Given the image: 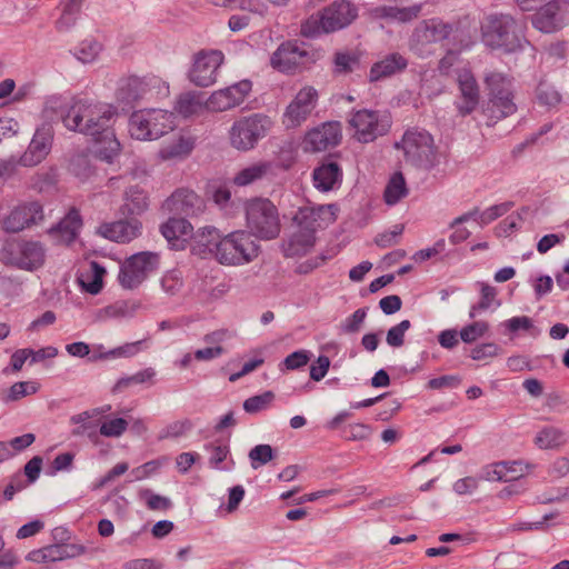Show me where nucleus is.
<instances>
[{
	"mask_svg": "<svg viewBox=\"0 0 569 569\" xmlns=\"http://www.w3.org/2000/svg\"><path fill=\"white\" fill-rule=\"evenodd\" d=\"M141 230L142 223L137 218L104 222L98 228L99 234L118 243H128L134 240L141 234Z\"/></svg>",
	"mask_w": 569,
	"mask_h": 569,
	"instance_id": "21",
	"label": "nucleus"
},
{
	"mask_svg": "<svg viewBox=\"0 0 569 569\" xmlns=\"http://www.w3.org/2000/svg\"><path fill=\"white\" fill-rule=\"evenodd\" d=\"M459 332L455 329H447L438 335V342L445 349H453L459 345Z\"/></svg>",
	"mask_w": 569,
	"mask_h": 569,
	"instance_id": "63",
	"label": "nucleus"
},
{
	"mask_svg": "<svg viewBox=\"0 0 569 569\" xmlns=\"http://www.w3.org/2000/svg\"><path fill=\"white\" fill-rule=\"evenodd\" d=\"M153 376H154V371L152 369H146L140 372H137L136 375H133L129 378L119 380L117 382L116 388L121 390V389L127 388L133 383H136V385L143 383V382L152 380Z\"/></svg>",
	"mask_w": 569,
	"mask_h": 569,
	"instance_id": "59",
	"label": "nucleus"
},
{
	"mask_svg": "<svg viewBox=\"0 0 569 569\" xmlns=\"http://www.w3.org/2000/svg\"><path fill=\"white\" fill-rule=\"evenodd\" d=\"M490 325L486 320H476L466 325L460 331V339L465 343H473L489 333Z\"/></svg>",
	"mask_w": 569,
	"mask_h": 569,
	"instance_id": "40",
	"label": "nucleus"
},
{
	"mask_svg": "<svg viewBox=\"0 0 569 569\" xmlns=\"http://www.w3.org/2000/svg\"><path fill=\"white\" fill-rule=\"evenodd\" d=\"M161 233L174 249H184L192 237L193 228L183 218H171L161 226Z\"/></svg>",
	"mask_w": 569,
	"mask_h": 569,
	"instance_id": "23",
	"label": "nucleus"
},
{
	"mask_svg": "<svg viewBox=\"0 0 569 569\" xmlns=\"http://www.w3.org/2000/svg\"><path fill=\"white\" fill-rule=\"evenodd\" d=\"M194 148V139L186 132H179L160 149L159 156L162 160L183 159L188 157Z\"/></svg>",
	"mask_w": 569,
	"mask_h": 569,
	"instance_id": "25",
	"label": "nucleus"
},
{
	"mask_svg": "<svg viewBox=\"0 0 569 569\" xmlns=\"http://www.w3.org/2000/svg\"><path fill=\"white\" fill-rule=\"evenodd\" d=\"M202 101L200 96L196 93H183L181 94L176 103V111L183 117H190L197 114L202 109Z\"/></svg>",
	"mask_w": 569,
	"mask_h": 569,
	"instance_id": "43",
	"label": "nucleus"
},
{
	"mask_svg": "<svg viewBox=\"0 0 569 569\" xmlns=\"http://www.w3.org/2000/svg\"><path fill=\"white\" fill-rule=\"evenodd\" d=\"M72 172L80 179L86 180L93 173V169L87 157L79 156L71 163Z\"/></svg>",
	"mask_w": 569,
	"mask_h": 569,
	"instance_id": "58",
	"label": "nucleus"
},
{
	"mask_svg": "<svg viewBox=\"0 0 569 569\" xmlns=\"http://www.w3.org/2000/svg\"><path fill=\"white\" fill-rule=\"evenodd\" d=\"M406 67L407 60L399 53H392L376 62L371 67L369 80L371 82L379 81L387 77L393 76L395 73L403 70Z\"/></svg>",
	"mask_w": 569,
	"mask_h": 569,
	"instance_id": "32",
	"label": "nucleus"
},
{
	"mask_svg": "<svg viewBox=\"0 0 569 569\" xmlns=\"http://www.w3.org/2000/svg\"><path fill=\"white\" fill-rule=\"evenodd\" d=\"M40 388L41 385L37 380L16 382L8 390V399L11 401L20 400L27 396L36 395Z\"/></svg>",
	"mask_w": 569,
	"mask_h": 569,
	"instance_id": "45",
	"label": "nucleus"
},
{
	"mask_svg": "<svg viewBox=\"0 0 569 569\" xmlns=\"http://www.w3.org/2000/svg\"><path fill=\"white\" fill-rule=\"evenodd\" d=\"M71 423L74 425L72 435L81 436L88 433L96 435V429L101 422V412L97 409L83 411L71 417Z\"/></svg>",
	"mask_w": 569,
	"mask_h": 569,
	"instance_id": "35",
	"label": "nucleus"
},
{
	"mask_svg": "<svg viewBox=\"0 0 569 569\" xmlns=\"http://www.w3.org/2000/svg\"><path fill=\"white\" fill-rule=\"evenodd\" d=\"M359 64V56L355 52H337L335 54V69L333 71L339 74L352 72Z\"/></svg>",
	"mask_w": 569,
	"mask_h": 569,
	"instance_id": "48",
	"label": "nucleus"
},
{
	"mask_svg": "<svg viewBox=\"0 0 569 569\" xmlns=\"http://www.w3.org/2000/svg\"><path fill=\"white\" fill-rule=\"evenodd\" d=\"M261 252L258 240L248 230H236L222 237L216 251V261L238 267L254 261Z\"/></svg>",
	"mask_w": 569,
	"mask_h": 569,
	"instance_id": "3",
	"label": "nucleus"
},
{
	"mask_svg": "<svg viewBox=\"0 0 569 569\" xmlns=\"http://www.w3.org/2000/svg\"><path fill=\"white\" fill-rule=\"evenodd\" d=\"M476 32L477 26L468 17L455 24L445 22L439 18H431L423 20L416 28L413 38L416 43L421 47L448 40L459 52L473 43Z\"/></svg>",
	"mask_w": 569,
	"mask_h": 569,
	"instance_id": "2",
	"label": "nucleus"
},
{
	"mask_svg": "<svg viewBox=\"0 0 569 569\" xmlns=\"http://www.w3.org/2000/svg\"><path fill=\"white\" fill-rule=\"evenodd\" d=\"M339 208L337 204L305 206L295 214L297 227L307 233L315 236L318 229H322L337 220Z\"/></svg>",
	"mask_w": 569,
	"mask_h": 569,
	"instance_id": "16",
	"label": "nucleus"
},
{
	"mask_svg": "<svg viewBox=\"0 0 569 569\" xmlns=\"http://www.w3.org/2000/svg\"><path fill=\"white\" fill-rule=\"evenodd\" d=\"M51 141L52 137L49 131L38 130L31 140L28 153L34 157V161H41L48 154Z\"/></svg>",
	"mask_w": 569,
	"mask_h": 569,
	"instance_id": "39",
	"label": "nucleus"
},
{
	"mask_svg": "<svg viewBox=\"0 0 569 569\" xmlns=\"http://www.w3.org/2000/svg\"><path fill=\"white\" fill-rule=\"evenodd\" d=\"M82 227V219L78 210L71 209L50 233L59 243L68 244L73 241Z\"/></svg>",
	"mask_w": 569,
	"mask_h": 569,
	"instance_id": "28",
	"label": "nucleus"
},
{
	"mask_svg": "<svg viewBox=\"0 0 569 569\" xmlns=\"http://www.w3.org/2000/svg\"><path fill=\"white\" fill-rule=\"evenodd\" d=\"M318 99V91L313 87L306 86L301 88L284 110L283 124L287 128L300 127L315 111Z\"/></svg>",
	"mask_w": 569,
	"mask_h": 569,
	"instance_id": "14",
	"label": "nucleus"
},
{
	"mask_svg": "<svg viewBox=\"0 0 569 569\" xmlns=\"http://www.w3.org/2000/svg\"><path fill=\"white\" fill-rule=\"evenodd\" d=\"M0 260L7 266L33 271L43 266L46 249L39 241L17 238L6 241Z\"/></svg>",
	"mask_w": 569,
	"mask_h": 569,
	"instance_id": "7",
	"label": "nucleus"
},
{
	"mask_svg": "<svg viewBox=\"0 0 569 569\" xmlns=\"http://www.w3.org/2000/svg\"><path fill=\"white\" fill-rule=\"evenodd\" d=\"M250 91L251 82L248 80L240 81L230 87L212 92L207 99L204 108L212 112L230 110L240 106L246 100Z\"/></svg>",
	"mask_w": 569,
	"mask_h": 569,
	"instance_id": "18",
	"label": "nucleus"
},
{
	"mask_svg": "<svg viewBox=\"0 0 569 569\" xmlns=\"http://www.w3.org/2000/svg\"><path fill=\"white\" fill-rule=\"evenodd\" d=\"M197 199L194 192L186 189L177 190L171 194V197L166 201V206L170 210H176L180 212H186V206H192L193 201Z\"/></svg>",
	"mask_w": 569,
	"mask_h": 569,
	"instance_id": "46",
	"label": "nucleus"
},
{
	"mask_svg": "<svg viewBox=\"0 0 569 569\" xmlns=\"http://www.w3.org/2000/svg\"><path fill=\"white\" fill-rule=\"evenodd\" d=\"M43 219L42 206L37 201L14 207L3 220V228L8 232H19Z\"/></svg>",
	"mask_w": 569,
	"mask_h": 569,
	"instance_id": "20",
	"label": "nucleus"
},
{
	"mask_svg": "<svg viewBox=\"0 0 569 569\" xmlns=\"http://www.w3.org/2000/svg\"><path fill=\"white\" fill-rule=\"evenodd\" d=\"M140 350V341L126 343L124 346L112 349L101 356L103 359L119 358V357H131L138 353Z\"/></svg>",
	"mask_w": 569,
	"mask_h": 569,
	"instance_id": "61",
	"label": "nucleus"
},
{
	"mask_svg": "<svg viewBox=\"0 0 569 569\" xmlns=\"http://www.w3.org/2000/svg\"><path fill=\"white\" fill-rule=\"evenodd\" d=\"M421 6H412L408 8L398 7H380L375 10L376 16L400 22L410 21L419 16Z\"/></svg>",
	"mask_w": 569,
	"mask_h": 569,
	"instance_id": "38",
	"label": "nucleus"
},
{
	"mask_svg": "<svg viewBox=\"0 0 569 569\" xmlns=\"http://www.w3.org/2000/svg\"><path fill=\"white\" fill-rule=\"evenodd\" d=\"M310 360L309 353L306 350H299L291 355H289L284 361L283 366L287 370H296L301 367H305Z\"/></svg>",
	"mask_w": 569,
	"mask_h": 569,
	"instance_id": "60",
	"label": "nucleus"
},
{
	"mask_svg": "<svg viewBox=\"0 0 569 569\" xmlns=\"http://www.w3.org/2000/svg\"><path fill=\"white\" fill-rule=\"evenodd\" d=\"M222 237L214 227L200 228L196 233L192 232L190 239L192 253L201 258L212 257L216 260V251Z\"/></svg>",
	"mask_w": 569,
	"mask_h": 569,
	"instance_id": "22",
	"label": "nucleus"
},
{
	"mask_svg": "<svg viewBox=\"0 0 569 569\" xmlns=\"http://www.w3.org/2000/svg\"><path fill=\"white\" fill-rule=\"evenodd\" d=\"M249 458L252 468L257 469L272 459V448L269 445L256 446L250 450Z\"/></svg>",
	"mask_w": 569,
	"mask_h": 569,
	"instance_id": "56",
	"label": "nucleus"
},
{
	"mask_svg": "<svg viewBox=\"0 0 569 569\" xmlns=\"http://www.w3.org/2000/svg\"><path fill=\"white\" fill-rule=\"evenodd\" d=\"M411 323L409 320H402L397 326L389 329L387 333V342L389 346L398 348L405 342V333L410 329Z\"/></svg>",
	"mask_w": 569,
	"mask_h": 569,
	"instance_id": "55",
	"label": "nucleus"
},
{
	"mask_svg": "<svg viewBox=\"0 0 569 569\" xmlns=\"http://www.w3.org/2000/svg\"><path fill=\"white\" fill-rule=\"evenodd\" d=\"M271 124L270 118L261 113L242 116L229 130V143L239 151H249L267 134Z\"/></svg>",
	"mask_w": 569,
	"mask_h": 569,
	"instance_id": "9",
	"label": "nucleus"
},
{
	"mask_svg": "<svg viewBox=\"0 0 569 569\" xmlns=\"http://www.w3.org/2000/svg\"><path fill=\"white\" fill-rule=\"evenodd\" d=\"M247 227L254 238L276 239L281 229L277 207L268 199L254 198L246 203Z\"/></svg>",
	"mask_w": 569,
	"mask_h": 569,
	"instance_id": "6",
	"label": "nucleus"
},
{
	"mask_svg": "<svg viewBox=\"0 0 569 569\" xmlns=\"http://www.w3.org/2000/svg\"><path fill=\"white\" fill-rule=\"evenodd\" d=\"M139 498L150 510L166 511L171 507V501L167 497L157 495L150 489H141Z\"/></svg>",
	"mask_w": 569,
	"mask_h": 569,
	"instance_id": "47",
	"label": "nucleus"
},
{
	"mask_svg": "<svg viewBox=\"0 0 569 569\" xmlns=\"http://www.w3.org/2000/svg\"><path fill=\"white\" fill-rule=\"evenodd\" d=\"M357 17V9L346 0H339L317 14L310 16L301 24V33L305 37H316L329 33L350 24Z\"/></svg>",
	"mask_w": 569,
	"mask_h": 569,
	"instance_id": "5",
	"label": "nucleus"
},
{
	"mask_svg": "<svg viewBox=\"0 0 569 569\" xmlns=\"http://www.w3.org/2000/svg\"><path fill=\"white\" fill-rule=\"evenodd\" d=\"M274 399V393L272 391H266L261 395L253 396L247 399L243 403V408L249 413H256L261 410L267 409Z\"/></svg>",
	"mask_w": 569,
	"mask_h": 569,
	"instance_id": "52",
	"label": "nucleus"
},
{
	"mask_svg": "<svg viewBox=\"0 0 569 569\" xmlns=\"http://www.w3.org/2000/svg\"><path fill=\"white\" fill-rule=\"evenodd\" d=\"M342 172L338 163L327 162L317 167L313 171V182L317 189L330 191L340 184Z\"/></svg>",
	"mask_w": 569,
	"mask_h": 569,
	"instance_id": "31",
	"label": "nucleus"
},
{
	"mask_svg": "<svg viewBox=\"0 0 569 569\" xmlns=\"http://www.w3.org/2000/svg\"><path fill=\"white\" fill-rule=\"evenodd\" d=\"M128 421L123 418H113L100 422V435L109 438H118L128 428Z\"/></svg>",
	"mask_w": 569,
	"mask_h": 569,
	"instance_id": "51",
	"label": "nucleus"
},
{
	"mask_svg": "<svg viewBox=\"0 0 569 569\" xmlns=\"http://www.w3.org/2000/svg\"><path fill=\"white\" fill-rule=\"evenodd\" d=\"M528 466L521 461L496 462L486 470V479L490 481H512L528 472Z\"/></svg>",
	"mask_w": 569,
	"mask_h": 569,
	"instance_id": "27",
	"label": "nucleus"
},
{
	"mask_svg": "<svg viewBox=\"0 0 569 569\" xmlns=\"http://www.w3.org/2000/svg\"><path fill=\"white\" fill-rule=\"evenodd\" d=\"M567 438L562 430L553 426L542 428L535 438V443L540 449H558L566 445Z\"/></svg>",
	"mask_w": 569,
	"mask_h": 569,
	"instance_id": "37",
	"label": "nucleus"
},
{
	"mask_svg": "<svg viewBox=\"0 0 569 569\" xmlns=\"http://www.w3.org/2000/svg\"><path fill=\"white\" fill-rule=\"evenodd\" d=\"M500 351V347L495 342L480 343L470 350V358L476 361H481L488 358L497 357Z\"/></svg>",
	"mask_w": 569,
	"mask_h": 569,
	"instance_id": "54",
	"label": "nucleus"
},
{
	"mask_svg": "<svg viewBox=\"0 0 569 569\" xmlns=\"http://www.w3.org/2000/svg\"><path fill=\"white\" fill-rule=\"evenodd\" d=\"M163 118L160 111L153 110H141L134 112L130 118L129 132L132 138L138 140L150 139V122Z\"/></svg>",
	"mask_w": 569,
	"mask_h": 569,
	"instance_id": "34",
	"label": "nucleus"
},
{
	"mask_svg": "<svg viewBox=\"0 0 569 569\" xmlns=\"http://www.w3.org/2000/svg\"><path fill=\"white\" fill-rule=\"evenodd\" d=\"M207 449L211 451L210 466L217 469H228V467L221 466V463L229 456V446L227 442L214 441L207 446Z\"/></svg>",
	"mask_w": 569,
	"mask_h": 569,
	"instance_id": "53",
	"label": "nucleus"
},
{
	"mask_svg": "<svg viewBox=\"0 0 569 569\" xmlns=\"http://www.w3.org/2000/svg\"><path fill=\"white\" fill-rule=\"evenodd\" d=\"M316 61L313 52L309 51L303 44L287 41L282 43L271 56V66L273 69L291 73L300 68L308 67Z\"/></svg>",
	"mask_w": 569,
	"mask_h": 569,
	"instance_id": "12",
	"label": "nucleus"
},
{
	"mask_svg": "<svg viewBox=\"0 0 569 569\" xmlns=\"http://www.w3.org/2000/svg\"><path fill=\"white\" fill-rule=\"evenodd\" d=\"M159 259L152 252H139L127 259L120 270L119 281L122 287L132 289L138 287L158 266Z\"/></svg>",
	"mask_w": 569,
	"mask_h": 569,
	"instance_id": "15",
	"label": "nucleus"
},
{
	"mask_svg": "<svg viewBox=\"0 0 569 569\" xmlns=\"http://www.w3.org/2000/svg\"><path fill=\"white\" fill-rule=\"evenodd\" d=\"M460 89L459 110L462 114L472 112L479 102V89L473 74L469 70L460 71L458 76Z\"/></svg>",
	"mask_w": 569,
	"mask_h": 569,
	"instance_id": "24",
	"label": "nucleus"
},
{
	"mask_svg": "<svg viewBox=\"0 0 569 569\" xmlns=\"http://www.w3.org/2000/svg\"><path fill=\"white\" fill-rule=\"evenodd\" d=\"M315 242V236L298 228V231L291 236L288 243L284 246V254L287 257L306 254L313 247Z\"/></svg>",
	"mask_w": 569,
	"mask_h": 569,
	"instance_id": "36",
	"label": "nucleus"
},
{
	"mask_svg": "<svg viewBox=\"0 0 569 569\" xmlns=\"http://www.w3.org/2000/svg\"><path fill=\"white\" fill-rule=\"evenodd\" d=\"M482 40L491 48L512 52L522 47L523 27L509 14H490L481 27Z\"/></svg>",
	"mask_w": 569,
	"mask_h": 569,
	"instance_id": "4",
	"label": "nucleus"
},
{
	"mask_svg": "<svg viewBox=\"0 0 569 569\" xmlns=\"http://www.w3.org/2000/svg\"><path fill=\"white\" fill-rule=\"evenodd\" d=\"M567 0H550L541 6L531 18L535 28L543 32H555L569 19Z\"/></svg>",
	"mask_w": 569,
	"mask_h": 569,
	"instance_id": "17",
	"label": "nucleus"
},
{
	"mask_svg": "<svg viewBox=\"0 0 569 569\" xmlns=\"http://www.w3.org/2000/svg\"><path fill=\"white\" fill-rule=\"evenodd\" d=\"M78 547L74 545H51L29 553V559L37 563L48 565L76 556Z\"/></svg>",
	"mask_w": 569,
	"mask_h": 569,
	"instance_id": "30",
	"label": "nucleus"
},
{
	"mask_svg": "<svg viewBox=\"0 0 569 569\" xmlns=\"http://www.w3.org/2000/svg\"><path fill=\"white\" fill-rule=\"evenodd\" d=\"M348 124L352 138L361 143H368L388 132L390 120L377 111L361 109L351 113Z\"/></svg>",
	"mask_w": 569,
	"mask_h": 569,
	"instance_id": "11",
	"label": "nucleus"
},
{
	"mask_svg": "<svg viewBox=\"0 0 569 569\" xmlns=\"http://www.w3.org/2000/svg\"><path fill=\"white\" fill-rule=\"evenodd\" d=\"M149 207L147 192L138 187L132 186L124 192L123 203L120 207V213L124 217L140 216Z\"/></svg>",
	"mask_w": 569,
	"mask_h": 569,
	"instance_id": "29",
	"label": "nucleus"
},
{
	"mask_svg": "<svg viewBox=\"0 0 569 569\" xmlns=\"http://www.w3.org/2000/svg\"><path fill=\"white\" fill-rule=\"evenodd\" d=\"M224 61L222 51L217 49H203L193 57L189 71V79L199 87H209L217 80L218 69Z\"/></svg>",
	"mask_w": 569,
	"mask_h": 569,
	"instance_id": "13",
	"label": "nucleus"
},
{
	"mask_svg": "<svg viewBox=\"0 0 569 569\" xmlns=\"http://www.w3.org/2000/svg\"><path fill=\"white\" fill-rule=\"evenodd\" d=\"M148 84L138 77H130L120 87L119 97L127 102L137 100L146 91Z\"/></svg>",
	"mask_w": 569,
	"mask_h": 569,
	"instance_id": "42",
	"label": "nucleus"
},
{
	"mask_svg": "<svg viewBox=\"0 0 569 569\" xmlns=\"http://www.w3.org/2000/svg\"><path fill=\"white\" fill-rule=\"evenodd\" d=\"M106 274L107 271L103 267L96 261H90L79 270L78 282L83 291L97 295L103 288V278Z\"/></svg>",
	"mask_w": 569,
	"mask_h": 569,
	"instance_id": "26",
	"label": "nucleus"
},
{
	"mask_svg": "<svg viewBox=\"0 0 569 569\" xmlns=\"http://www.w3.org/2000/svg\"><path fill=\"white\" fill-rule=\"evenodd\" d=\"M159 111L163 114V118H159L158 120H152L150 122V139H157L163 136L176 126L173 113L166 110Z\"/></svg>",
	"mask_w": 569,
	"mask_h": 569,
	"instance_id": "49",
	"label": "nucleus"
},
{
	"mask_svg": "<svg viewBox=\"0 0 569 569\" xmlns=\"http://www.w3.org/2000/svg\"><path fill=\"white\" fill-rule=\"evenodd\" d=\"M406 159L412 164L431 169L438 162V152L431 134L425 130H408L401 140Z\"/></svg>",
	"mask_w": 569,
	"mask_h": 569,
	"instance_id": "10",
	"label": "nucleus"
},
{
	"mask_svg": "<svg viewBox=\"0 0 569 569\" xmlns=\"http://www.w3.org/2000/svg\"><path fill=\"white\" fill-rule=\"evenodd\" d=\"M502 326L506 328V330L510 333H516L520 330L522 331H530L533 329V322L532 320L527 317H513L502 323Z\"/></svg>",
	"mask_w": 569,
	"mask_h": 569,
	"instance_id": "57",
	"label": "nucleus"
},
{
	"mask_svg": "<svg viewBox=\"0 0 569 569\" xmlns=\"http://www.w3.org/2000/svg\"><path fill=\"white\" fill-rule=\"evenodd\" d=\"M118 116L112 104L74 97L62 116L66 128L90 136L97 157L111 162L120 152L113 124Z\"/></svg>",
	"mask_w": 569,
	"mask_h": 569,
	"instance_id": "1",
	"label": "nucleus"
},
{
	"mask_svg": "<svg viewBox=\"0 0 569 569\" xmlns=\"http://www.w3.org/2000/svg\"><path fill=\"white\" fill-rule=\"evenodd\" d=\"M407 186L402 173H395L385 190V200L388 204L397 203L407 194Z\"/></svg>",
	"mask_w": 569,
	"mask_h": 569,
	"instance_id": "41",
	"label": "nucleus"
},
{
	"mask_svg": "<svg viewBox=\"0 0 569 569\" xmlns=\"http://www.w3.org/2000/svg\"><path fill=\"white\" fill-rule=\"evenodd\" d=\"M31 348L16 350L10 358V367L13 372H20L27 360H30Z\"/></svg>",
	"mask_w": 569,
	"mask_h": 569,
	"instance_id": "62",
	"label": "nucleus"
},
{
	"mask_svg": "<svg viewBox=\"0 0 569 569\" xmlns=\"http://www.w3.org/2000/svg\"><path fill=\"white\" fill-rule=\"evenodd\" d=\"M100 46L97 42L82 43L77 52V57L80 61L87 63L98 56Z\"/></svg>",
	"mask_w": 569,
	"mask_h": 569,
	"instance_id": "64",
	"label": "nucleus"
},
{
	"mask_svg": "<svg viewBox=\"0 0 569 569\" xmlns=\"http://www.w3.org/2000/svg\"><path fill=\"white\" fill-rule=\"evenodd\" d=\"M480 289V299L477 305L472 306L469 312L470 318H475L478 311L489 309L497 298V289L486 282H478Z\"/></svg>",
	"mask_w": 569,
	"mask_h": 569,
	"instance_id": "44",
	"label": "nucleus"
},
{
	"mask_svg": "<svg viewBox=\"0 0 569 569\" xmlns=\"http://www.w3.org/2000/svg\"><path fill=\"white\" fill-rule=\"evenodd\" d=\"M341 138V124L339 122H327L306 133L302 148L306 152L323 151L336 147Z\"/></svg>",
	"mask_w": 569,
	"mask_h": 569,
	"instance_id": "19",
	"label": "nucleus"
},
{
	"mask_svg": "<svg viewBox=\"0 0 569 569\" xmlns=\"http://www.w3.org/2000/svg\"><path fill=\"white\" fill-rule=\"evenodd\" d=\"M271 170V163L268 161L252 162L239 169L232 177L231 182L236 187H247L262 178Z\"/></svg>",
	"mask_w": 569,
	"mask_h": 569,
	"instance_id": "33",
	"label": "nucleus"
},
{
	"mask_svg": "<svg viewBox=\"0 0 569 569\" xmlns=\"http://www.w3.org/2000/svg\"><path fill=\"white\" fill-rule=\"evenodd\" d=\"M513 207V202H502L499 204L491 206L490 208L483 210L475 217L481 224H488L493 220L498 219L506 214Z\"/></svg>",
	"mask_w": 569,
	"mask_h": 569,
	"instance_id": "50",
	"label": "nucleus"
},
{
	"mask_svg": "<svg viewBox=\"0 0 569 569\" xmlns=\"http://www.w3.org/2000/svg\"><path fill=\"white\" fill-rule=\"evenodd\" d=\"M485 84L489 96L486 110L491 119L497 121L517 111L510 77L501 72H491L485 78Z\"/></svg>",
	"mask_w": 569,
	"mask_h": 569,
	"instance_id": "8",
	"label": "nucleus"
}]
</instances>
